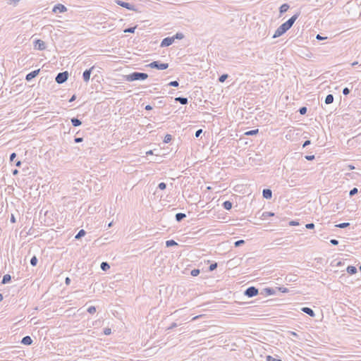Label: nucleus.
Listing matches in <instances>:
<instances>
[{
  "mask_svg": "<svg viewBox=\"0 0 361 361\" xmlns=\"http://www.w3.org/2000/svg\"><path fill=\"white\" fill-rule=\"evenodd\" d=\"M299 16V14H295L289 20H288L286 22L283 23L280 27H278V29L275 31L273 37L276 38L282 35H283L287 30H288L295 21L298 19Z\"/></svg>",
  "mask_w": 361,
  "mask_h": 361,
  "instance_id": "f257e3e1",
  "label": "nucleus"
},
{
  "mask_svg": "<svg viewBox=\"0 0 361 361\" xmlns=\"http://www.w3.org/2000/svg\"><path fill=\"white\" fill-rule=\"evenodd\" d=\"M148 77L147 74L142 73H133L127 76L126 79L128 81H133L137 80H145Z\"/></svg>",
  "mask_w": 361,
  "mask_h": 361,
  "instance_id": "f03ea898",
  "label": "nucleus"
},
{
  "mask_svg": "<svg viewBox=\"0 0 361 361\" xmlns=\"http://www.w3.org/2000/svg\"><path fill=\"white\" fill-rule=\"evenodd\" d=\"M149 67L150 68H157V69H159V70H164V69H166L168 67H169V64L168 63H159L158 61H154V62H152L151 63H149L148 65Z\"/></svg>",
  "mask_w": 361,
  "mask_h": 361,
  "instance_id": "7ed1b4c3",
  "label": "nucleus"
},
{
  "mask_svg": "<svg viewBox=\"0 0 361 361\" xmlns=\"http://www.w3.org/2000/svg\"><path fill=\"white\" fill-rule=\"evenodd\" d=\"M68 72H66V71L60 73L57 75V76L56 78V82H58L59 84L63 83L68 79Z\"/></svg>",
  "mask_w": 361,
  "mask_h": 361,
  "instance_id": "20e7f679",
  "label": "nucleus"
},
{
  "mask_svg": "<svg viewBox=\"0 0 361 361\" xmlns=\"http://www.w3.org/2000/svg\"><path fill=\"white\" fill-rule=\"evenodd\" d=\"M257 293H258V290L257 288H255V287H250L245 291V294L248 297L255 296L257 295Z\"/></svg>",
  "mask_w": 361,
  "mask_h": 361,
  "instance_id": "39448f33",
  "label": "nucleus"
},
{
  "mask_svg": "<svg viewBox=\"0 0 361 361\" xmlns=\"http://www.w3.org/2000/svg\"><path fill=\"white\" fill-rule=\"evenodd\" d=\"M175 40V37H166V38H164L162 42H161V47H168L169 45H171Z\"/></svg>",
  "mask_w": 361,
  "mask_h": 361,
  "instance_id": "423d86ee",
  "label": "nucleus"
},
{
  "mask_svg": "<svg viewBox=\"0 0 361 361\" xmlns=\"http://www.w3.org/2000/svg\"><path fill=\"white\" fill-rule=\"evenodd\" d=\"M66 11V8L62 4H58L53 8L54 13H63Z\"/></svg>",
  "mask_w": 361,
  "mask_h": 361,
  "instance_id": "0eeeda50",
  "label": "nucleus"
},
{
  "mask_svg": "<svg viewBox=\"0 0 361 361\" xmlns=\"http://www.w3.org/2000/svg\"><path fill=\"white\" fill-rule=\"evenodd\" d=\"M39 73V69L32 71L31 73H28L26 75V80H32V78L36 77L38 75Z\"/></svg>",
  "mask_w": 361,
  "mask_h": 361,
  "instance_id": "6e6552de",
  "label": "nucleus"
},
{
  "mask_svg": "<svg viewBox=\"0 0 361 361\" xmlns=\"http://www.w3.org/2000/svg\"><path fill=\"white\" fill-rule=\"evenodd\" d=\"M35 47H37V49L39 50L44 49V42L40 39L36 40Z\"/></svg>",
  "mask_w": 361,
  "mask_h": 361,
  "instance_id": "1a4fd4ad",
  "label": "nucleus"
},
{
  "mask_svg": "<svg viewBox=\"0 0 361 361\" xmlns=\"http://www.w3.org/2000/svg\"><path fill=\"white\" fill-rule=\"evenodd\" d=\"M272 196V192L269 189H264L263 190V197L266 199H270Z\"/></svg>",
  "mask_w": 361,
  "mask_h": 361,
  "instance_id": "9d476101",
  "label": "nucleus"
},
{
  "mask_svg": "<svg viewBox=\"0 0 361 361\" xmlns=\"http://www.w3.org/2000/svg\"><path fill=\"white\" fill-rule=\"evenodd\" d=\"M92 68L86 70L83 73V78L85 81L87 82L90 80Z\"/></svg>",
  "mask_w": 361,
  "mask_h": 361,
  "instance_id": "9b49d317",
  "label": "nucleus"
},
{
  "mask_svg": "<svg viewBox=\"0 0 361 361\" xmlns=\"http://www.w3.org/2000/svg\"><path fill=\"white\" fill-rule=\"evenodd\" d=\"M32 338L30 336H25L22 339V343L25 345H30L32 343Z\"/></svg>",
  "mask_w": 361,
  "mask_h": 361,
  "instance_id": "f8f14e48",
  "label": "nucleus"
},
{
  "mask_svg": "<svg viewBox=\"0 0 361 361\" xmlns=\"http://www.w3.org/2000/svg\"><path fill=\"white\" fill-rule=\"evenodd\" d=\"M347 271L350 274H354L357 272V269L355 267L349 266L347 267Z\"/></svg>",
  "mask_w": 361,
  "mask_h": 361,
  "instance_id": "ddd939ff",
  "label": "nucleus"
},
{
  "mask_svg": "<svg viewBox=\"0 0 361 361\" xmlns=\"http://www.w3.org/2000/svg\"><path fill=\"white\" fill-rule=\"evenodd\" d=\"M334 101V97L332 94H328L325 99V103L326 104H329L332 103Z\"/></svg>",
  "mask_w": 361,
  "mask_h": 361,
  "instance_id": "4468645a",
  "label": "nucleus"
},
{
  "mask_svg": "<svg viewBox=\"0 0 361 361\" xmlns=\"http://www.w3.org/2000/svg\"><path fill=\"white\" fill-rule=\"evenodd\" d=\"M117 4L124 8H126L128 9H131L130 5L128 3L123 2L121 1H118Z\"/></svg>",
  "mask_w": 361,
  "mask_h": 361,
  "instance_id": "2eb2a0df",
  "label": "nucleus"
},
{
  "mask_svg": "<svg viewBox=\"0 0 361 361\" xmlns=\"http://www.w3.org/2000/svg\"><path fill=\"white\" fill-rule=\"evenodd\" d=\"M288 8H289V6L286 4H284L281 5L280 7V12L285 13L288 11Z\"/></svg>",
  "mask_w": 361,
  "mask_h": 361,
  "instance_id": "dca6fc26",
  "label": "nucleus"
},
{
  "mask_svg": "<svg viewBox=\"0 0 361 361\" xmlns=\"http://www.w3.org/2000/svg\"><path fill=\"white\" fill-rule=\"evenodd\" d=\"M11 279V277L9 274H6L3 277L2 283H8Z\"/></svg>",
  "mask_w": 361,
  "mask_h": 361,
  "instance_id": "f3484780",
  "label": "nucleus"
},
{
  "mask_svg": "<svg viewBox=\"0 0 361 361\" xmlns=\"http://www.w3.org/2000/svg\"><path fill=\"white\" fill-rule=\"evenodd\" d=\"M224 207L227 209V210H229L231 209L232 207V203L229 201H226L224 202Z\"/></svg>",
  "mask_w": 361,
  "mask_h": 361,
  "instance_id": "a211bd4d",
  "label": "nucleus"
},
{
  "mask_svg": "<svg viewBox=\"0 0 361 361\" xmlns=\"http://www.w3.org/2000/svg\"><path fill=\"white\" fill-rule=\"evenodd\" d=\"M258 129H255V130H249V131H247L245 133V135H256L258 133Z\"/></svg>",
  "mask_w": 361,
  "mask_h": 361,
  "instance_id": "6ab92c4d",
  "label": "nucleus"
},
{
  "mask_svg": "<svg viewBox=\"0 0 361 361\" xmlns=\"http://www.w3.org/2000/svg\"><path fill=\"white\" fill-rule=\"evenodd\" d=\"M71 123L74 126H78L81 124V121L78 118H72Z\"/></svg>",
  "mask_w": 361,
  "mask_h": 361,
  "instance_id": "aec40b11",
  "label": "nucleus"
},
{
  "mask_svg": "<svg viewBox=\"0 0 361 361\" xmlns=\"http://www.w3.org/2000/svg\"><path fill=\"white\" fill-rule=\"evenodd\" d=\"M302 310L310 316L313 314V311L309 307H303Z\"/></svg>",
  "mask_w": 361,
  "mask_h": 361,
  "instance_id": "412c9836",
  "label": "nucleus"
},
{
  "mask_svg": "<svg viewBox=\"0 0 361 361\" xmlns=\"http://www.w3.org/2000/svg\"><path fill=\"white\" fill-rule=\"evenodd\" d=\"M176 100L180 102L182 104H186L188 103L187 98L177 97Z\"/></svg>",
  "mask_w": 361,
  "mask_h": 361,
  "instance_id": "4be33fe9",
  "label": "nucleus"
},
{
  "mask_svg": "<svg viewBox=\"0 0 361 361\" xmlns=\"http://www.w3.org/2000/svg\"><path fill=\"white\" fill-rule=\"evenodd\" d=\"M109 265L106 262H102L101 264V268L104 271H106L107 269H109Z\"/></svg>",
  "mask_w": 361,
  "mask_h": 361,
  "instance_id": "5701e85b",
  "label": "nucleus"
},
{
  "mask_svg": "<svg viewBox=\"0 0 361 361\" xmlns=\"http://www.w3.org/2000/svg\"><path fill=\"white\" fill-rule=\"evenodd\" d=\"M85 235V231L84 230H80L78 233L75 235V238H80L82 236H84Z\"/></svg>",
  "mask_w": 361,
  "mask_h": 361,
  "instance_id": "b1692460",
  "label": "nucleus"
},
{
  "mask_svg": "<svg viewBox=\"0 0 361 361\" xmlns=\"http://www.w3.org/2000/svg\"><path fill=\"white\" fill-rule=\"evenodd\" d=\"M185 216V214H182V213H178L176 216L177 221H180Z\"/></svg>",
  "mask_w": 361,
  "mask_h": 361,
  "instance_id": "393cba45",
  "label": "nucleus"
},
{
  "mask_svg": "<svg viewBox=\"0 0 361 361\" xmlns=\"http://www.w3.org/2000/svg\"><path fill=\"white\" fill-rule=\"evenodd\" d=\"M348 226H349V223H342V224H337L336 226L338 228H343L348 227Z\"/></svg>",
  "mask_w": 361,
  "mask_h": 361,
  "instance_id": "a878e982",
  "label": "nucleus"
},
{
  "mask_svg": "<svg viewBox=\"0 0 361 361\" xmlns=\"http://www.w3.org/2000/svg\"><path fill=\"white\" fill-rule=\"evenodd\" d=\"M166 244L167 247L177 245V243L173 240H167Z\"/></svg>",
  "mask_w": 361,
  "mask_h": 361,
  "instance_id": "bb28decb",
  "label": "nucleus"
},
{
  "mask_svg": "<svg viewBox=\"0 0 361 361\" xmlns=\"http://www.w3.org/2000/svg\"><path fill=\"white\" fill-rule=\"evenodd\" d=\"M37 259L35 256L32 257L31 260H30V264L32 265V266H36L37 265Z\"/></svg>",
  "mask_w": 361,
  "mask_h": 361,
  "instance_id": "cd10ccee",
  "label": "nucleus"
},
{
  "mask_svg": "<svg viewBox=\"0 0 361 361\" xmlns=\"http://www.w3.org/2000/svg\"><path fill=\"white\" fill-rule=\"evenodd\" d=\"M172 137H171V135H166L165 137H164V142L165 143H168L171 140Z\"/></svg>",
  "mask_w": 361,
  "mask_h": 361,
  "instance_id": "c85d7f7f",
  "label": "nucleus"
},
{
  "mask_svg": "<svg viewBox=\"0 0 361 361\" xmlns=\"http://www.w3.org/2000/svg\"><path fill=\"white\" fill-rule=\"evenodd\" d=\"M88 312L91 314H93L96 312V309L94 307H90L88 308Z\"/></svg>",
  "mask_w": 361,
  "mask_h": 361,
  "instance_id": "c756f323",
  "label": "nucleus"
},
{
  "mask_svg": "<svg viewBox=\"0 0 361 361\" xmlns=\"http://www.w3.org/2000/svg\"><path fill=\"white\" fill-rule=\"evenodd\" d=\"M267 361H281V360H277V359H276V358H274V357H271L270 355H268L267 357Z\"/></svg>",
  "mask_w": 361,
  "mask_h": 361,
  "instance_id": "7c9ffc66",
  "label": "nucleus"
},
{
  "mask_svg": "<svg viewBox=\"0 0 361 361\" xmlns=\"http://www.w3.org/2000/svg\"><path fill=\"white\" fill-rule=\"evenodd\" d=\"M227 77H228V75L226 74L221 75L219 78V81L221 82H224L225 81V80L227 78Z\"/></svg>",
  "mask_w": 361,
  "mask_h": 361,
  "instance_id": "2f4dec72",
  "label": "nucleus"
},
{
  "mask_svg": "<svg viewBox=\"0 0 361 361\" xmlns=\"http://www.w3.org/2000/svg\"><path fill=\"white\" fill-rule=\"evenodd\" d=\"M200 273V271L199 269H193L192 271H191V274L193 276H196L199 274Z\"/></svg>",
  "mask_w": 361,
  "mask_h": 361,
  "instance_id": "473e14b6",
  "label": "nucleus"
},
{
  "mask_svg": "<svg viewBox=\"0 0 361 361\" xmlns=\"http://www.w3.org/2000/svg\"><path fill=\"white\" fill-rule=\"evenodd\" d=\"M173 37H175V39H181L183 38V35L182 33H177Z\"/></svg>",
  "mask_w": 361,
  "mask_h": 361,
  "instance_id": "72a5a7b5",
  "label": "nucleus"
},
{
  "mask_svg": "<svg viewBox=\"0 0 361 361\" xmlns=\"http://www.w3.org/2000/svg\"><path fill=\"white\" fill-rule=\"evenodd\" d=\"M135 28H136V27L128 28V29H126L124 30V32H134Z\"/></svg>",
  "mask_w": 361,
  "mask_h": 361,
  "instance_id": "f704fd0d",
  "label": "nucleus"
},
{
  "mask_svg": "<svg viewBox=\"0 0 361 361\" xmlns=\"http://www.w3.org/2000/svg\"><path fill=\"white\" fill-rule=\"evenodd\" d=\"M245 242L243 240H238L235 243V247H238V246H240V245L243 244Z\"/></svg>",
  "mask_w": 361,
  "mask_h": 361,
  "instance_id": "c9c22d12",
  "label": "nucleus"
},
{
  "mask_svg": "<svg viewBox=\"0 0 361 361\" xmlns=\"http://www.w3.org/2000/svg\"><path fill=\"white\" fill-rule=\"evenodd\" d=\"M169 85L173 87H178V82L177 81H172L169 83Z\"/></svg>",
  "mask_w": 361,
  "mask_h": 361,
  "instance_id": "e433bc0d",
  "label": "nucleus"
},
{
  "mask_svg": "<svg viewBox=\"0 0 361 361\" xmlns=\"http://www.w3.org/2000/svg\"><path fill=\"white\" fill-rule=\"evenodd\" d=\"M305 227H306L307 228H309V229H312V228H314V224H312V223H311V224H306Z\"/></svg>",
  "mask_w": 361,
  "mask_h": 361,
  "instance_id": "4c0bfd02",
  "label": "nucleus"
},
{
  "mask_svg": "<svg viewBox=\"0 0 361 361\" xmlns=\"http://www.w3.org/2000/svg\"><path fill=\"white\" fill-rule=\"evenodd\" d=\"M166 184L164 183H160L159 184V188L161 189V190H164L166 188Z\"/></svg>",
  "mask_w": 361,
  "mask_h": 361,
  "instance_id": "58836bf2",
  "label": "nucleus"
},
{
  "mask_svg": "<svg viewBox=\"0 0 361 361\" xmlns=\"http://www.w3.org/2000/svg\"><path fill=\"white\" fill-rule=\"evenodd\" d=\"M357 192V189L356 188H353V190H350V195H355Z\"/></svg>",
  "mask_w": 361,
  "mask_h": 361,
  "instance_id": "ea45409f",
  "label": "nucleus"
},
{
  "mask_svg": "<svg viewBox=\"0 0 361 361\" xmlns=\"http://www.w3.org/2000/svg\"><path fill=\"white\" fill-rule=\"evenodd\" d=\"M307 111V109L306 107H302L300 109V113L301 114H305Z\"/></svg>",
  "mask_w": 361,
  "mask_h": 361,
  "instance_id": "a19ab883",
  "label": "nucleus"
},
{
  "mask_svg": "<svg viewBox=\"0 0 361 361\" xmlns=\"http://www.w3.org/2000/svg\"><path fill=\"white\" fill-rule=\"evenodd\" d=\"M104 333L105 335H109L111 334V329L109 328L105 329Z\"/></svg>",
  "mask_w": 361,
  "mask_h": 361,
  "instance_id": "79ce46f5",
  "label": "nucleus"
},
{
  "mask_svg": "<svg viewBox=\"0 0 361 361\" xmlns=\"http://www.w3.org/2000/svg\"><path fill=\"white\" fill-rule=\"evenodd\" d=\"M349 92H350V91H349L348 88H347V87L344 88L343 90V93L345 95L348 94Z\"/></svg>",
  "mask_w": 361,
  "mask_h": 361,
  "instance_id": "37998d69",
  "label": "nucleus"
},
{
  "mask_svg": "<svg viewBox=\"0 0 361 361\" xmlns=\"http://www.w3.org/2000/svg\"><path fill=\"white\" fill-rule=\"evenodd\" d=\"M216 266H217L216 264H212L210 265L209 269L211 271H212V270H214V269H215L216 268Z\"/></svg>",
  "mask_w": 361,
  "mask_h": 361,
  "instance_id": "c03bdc74",
  "label": "nucleus"
},
{
  "mask_svg": "<svg viewBox=\"0 0 361 361\" xmlns=\"http://www.w3.org/2000/svg\"><path fill=\"white\" fill-rule=\"evenodd\" d=\"M330 242H331V244H333V245H338V240H335V239H332V240H331V241H330Z\"/></svg>",
  "mask_w": 361,
  "mask_h": 361,
  "instance_id": "a18cd8bd",
  "label": "nucleus"
},
{
  "mask_svg": "<svg viewBox=\"0 0 361 361\" xmlns=\"http://www.w3.org/2000/svg\"><path fill=\"white\" fill-rule=\"evenodd\" d=\"M202 129L198 130L196 132V133H195V136H196L197 137H199V136H200V135L202 133Z\"/></svg>",
  "mask_w": 361,
  "mask_h": 361,
  "instance_id": "49530a36",
  "label": "nucleus"
},
{
  "mask_svg": "<svg viewBox=\"0 0 361 361\" xmlns=\"http://www.w3.org/2000/svg\"><path fill=\"white\" fill-rule=\"evenodd\" d=\"M16 153H12L10 157L11 161H13L14 159V158L16 157Z\"/></svg>",
  "mask_w": 361,
  "mask_h": 361,
  "instance_id": "de8ad7c7",
  "label": "nucleus"
},
{
  "mask_svg": "<svg viewBox=\"0 0 361 361\" xmlns=\"http://www.w3.org/2000/svg\"><path fill=\"white\" fill-rule=\"evenodd\" d=\"M82 141V138H81V137H77L75 139V142H80Z\"/></svg>",
  "mask_w": 361,
  "mask_h": 361,
  "instance_id": "09e8293b",
  "label": "nucleus"
},
{
  "mask_svg": "<svg viewBox=\"0 0 361 361\" xmlns=\"http://www.w3.org/2000/svg\"><path fill=\"white\" fill-rule=\"evenodd\" d=\"M310 140H307V141H305V142H304V144H303V147H305L307 146V145H310Z\"/></svg>",
  "mask_w": 361,
  "mask_h": 361,
  "instance_id": "8fccbe9b",
  "label": "nucleus"
},
{
  "mask_svg": "<svg viewBox=\"0 0 361 361\" xmlns=\"http://www.w3.org/2000/svg\"><path fill=\"white\" fill-rule=\"evenodd\" d=\"M70 283H71V279H70L68 277H67V278L66 279V285H69V284H70Z\"/></svg>",
  "mask_w": 361,
  "mask_h": 361,
  "instance_id": "3c124183",
  "label": "nucleus"
},
{
  "mask_svg": "<svg viewBox=\"0 0 361 361\" xmlns=\"http://www.w3.org/2000/svg\"><path fill=\"white\" fill-rule=\"evenodd\" d=\"M76 97L75 95H73L72 97L70 99L69 102H72L75 99Z\"/></svg>",
  "mask_w": 361,
  "mask_h": 361,
  "instance_id": "603ef678",
  "label": "nucleus"
},
{
  "mask_svg": "<svg viewBox=\"0 0 361 361\" xmlns=\"http://www.w3.org/2000/svg\"><path fill=\"white\" fill-rule=\"evenodd\" d=\"M306 159H308V160H312L314 159V156H307L306 157Z\"/></svg>",
  "mask_w": 361,
  "mask_h": 361,
  "instance_id": "864d4df0",
  "label": "nucleus"
},
{
  "mask_svg": "<svg viewBox=\"0 0 361 361\" xmlns=\"http://www.w3.org/2000/svg\"><path fill=\"white\" fill-rule=\"evenodd\" d=\"M152 109V107L150 105H147L145 106V109L146 110H151Z\"/></svg>",
  "mask_w": 361,
  "mask_h": 361,
  "instance_id": "5fc2aeb1",
  "label": "nucleus"
},
{
  "mask_svg": "<svg viewBox=\"0 0 361 361\" xmlns=\"http://www.w3.org/2000/svg\"><path fill=\"white\" fill-rule=\"evenodd\" d=\"M290 224L292 225V226H296L298 225V224L297 222H295V221H290Z\"/></svg>",
  "mask_w": 361,
  "mask_h": 361,
  "instance_id": "6e6d98bb",
  "label": "nucleus"
},
{
  "mask_svg": "<svg viewBox=\"0 0 361 361\" xmlns=\"http://www.w3.org/2000/svg\"><path fill=\"white\" fill-rule=\"evenodd\" d=\"M317 39H324V37H322V36H320L319 35H317Z\"/></svg>",
  "mask_w": 361,
  "mask_h": 361,
  "instance_id": "4d7b16f0",
  "label": "nucleus"
},
{
  "mask_svg": "<svg viewBox=\"0 0 361 361\" xmlns=\"http://www.w3.org/2000/svg\"><path fill=\"white\" fill-rule=\"evenodd\" d=\"M18 173V171L17 169H15L13 171V175H17Z\"/></svg>",
  "mask_w": 361,
  "mask_h": 361,
  "instance_id": "13d9d810",
  "label": "nucleus"
},
{
  "mask_svg": "<svg viewBox=\"0 0 361 361\" xmlns=\"http://www.w3.org/2000/svg\"><path fill=\"white\" fill-rule=\"evenodd\" d=\"M16 165L17 166H20L21 165V161H18L16 162Z\"/></svg>",
  "mask_w": 361,
  "mask_h": 361,
  "instance_id": "bf43d9fd",
  "label": "nucleus"
},
{
  "mask_svg": "<svg viewBox=\"0 0 361 361\" xmlns=\"http://www.w3.org/2000/svg\"><path fill=\"white\" fill-rule=\"evenodd\" d=\"M11 221H12L13 223H14V222L16 221L15 218H14V216H12V217H11Z\"/></svg>",
  "mask_w": 361,
  "mask_h": 361,
  "instance_id": "052dcab7",
  "label": "nucleus"
},
{
  "mask_svg": "<svg viewBox=\"0 0 361 361\" xmlns=\"http://www.w3.org/2000/svg\"><path fill=\"white\" fill-rule=\"evenodd\" d=\"M3 300V295L0 293V302Z\"/></svg>",
  "mask_w": 361,
  "mask_h": 361,
  "instance_id": "680f3d73",
  "label": "nucleus"
},
{
  "mask_svg": "<svg viewBox=\"0 0 361 361\" xmlns=\"http://www.w3.org/2000/svg\"><path fill=\"white\" fill-rule=\"evenodd\" d=\"M147 154H152V151H149L147 152Z\"/></svg>",
  "mask_w": 361,
  "mask_h": 361,
  "instance_id": "e2e57ef3",
  "label": "nucleus"
},
{
  "mask_svg": "<svg viewBox=\"0 0 361 361\" xmlns=\"http://www.w3.org/2000/svg\"><path fill=\"white\" fill-rule=\"evenodd\" d=\"M291 334H292L293 336H295V335H296V334H295V333H294V332H291Z\"/></svg>",
  "mask_w": 361,
  "mask_h": 361,
  "instance_id": "0e129e2a",
  "label": "nucleus"
},
{
  "mask_svg": "<svg viewBox=\"0 0 361 361\" xmlns=\"http://www.w3.org/2000/svg\"><path fill=\"white\" fill-rule=\"evenodd\" d=\"M360 271H361V267H360Z\"/></svg>",
  "mask_w": 361,
  "mask_h": 361,
  "instance_id": "69168bd1",
  "label": "nucleus"
}]
</instances>
